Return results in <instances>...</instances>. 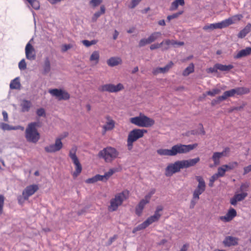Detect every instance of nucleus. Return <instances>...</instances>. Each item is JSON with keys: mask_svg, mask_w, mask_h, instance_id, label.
Listing matches in <instances>:
<instances>
[{"mask_svg": "<svg viewBox=\"0 0 251 251\" xmlns=\"http://www.w3.org/2000/svg\"><path fill=\"white\" fill-rule=\"evenodd\" d=\"M197 146V144L183 145L178 144L173 146L171 149H159L157 152L160 155L175 156L177 154L186 153Z\"/></svg>", "mask_w": 251, "mask_h": 251, "instance_id": "1", "label": "nucleus"}, {"mask_svg": "<svg viewBox=\"0 0 251 251\" xmlns=\"http://www.w3.org/2000/svg\"><path fill=\"white\" fill-rule=\"evenodd\" d=\"M39 126L38 122L29 123L25 131V137L27 141L36 143L40 139V135L36 127Z\"/></svg>", "mask_w": 251, "mask_h": 251, "instance_id": "2", "label": "nucleus"}, {"mask_svg": "<svg viewBox=\"0 0 251 251\" xmlns=\"http://www.w3.org/2000/svg\"><path fill=\"white\" fill-rule=\"evenodd\" d=\"M163 209V207L162 205L157 206L153 215L149 217L142 224L134 227L132 230V233H135L138 231L146 228L152 223L158 221L161 216V214H160L159 212L162 211Z\"/></svg>", "mask_w": 251, "mask_h": 251, "instance_id": "3", "label": "nucleus"}, {"mask_svg": "<svg viewBox=\"0 0 251 251\" xmlns=\"http://www.w3.org/2000/svg\"><path fill=\"white\" fill-rule=\"evenodd\" d=\"M128 197L129 192L126 190L115 195L114 198L110 200V205L108 206L109 210L116 211L118 207L121 205L123 202L128 198Z\"/></svg>", "mask_w": 251, "mask_h": 251, "instance_id": "4", "label": "nucleus"}, {"mask_svg": "<svg viewBox=\"0 0 251 251\" xmlns=\"http://www.w3.org/2000/svg\"><path fill=\"white\" fill-rule=\"evenodd\" d=\"M130 122L132 124L139 127H151L155 123L154 120L141 113L139 116L130 118Z\"/></svg>", "mask_w": 251, "mask_h": 251, "instance_id": "5", "label": "nucleus"}, {"mask_svg": "<svg viewBox=\"0 0 251 251\" xmlns=\"http://www.w3.org/2000/svg\"><path fill=\"white\" fill-rule=\"evenodd\" d=\"M119 152L114 148L108 147L101 150L98 153V156L102 158L107 162H111L117 157Z\"/></svg>", "mask_w": 251, "mask_h": 251, "instance_id": "6", "label": "nucleus"}, {"mask_svg": "<svg viewBox=\"0 0 251 251\" xmlns=\"http://www.w3.org/2000/svg\"><path fill=\"white\" fill-rule=\"evenodd\" d=\"M147 130L144 129L135 128L130 131L128 134L127 139V145L129 150L132 148L133 142L143 137L144 133Z\"/></svg>", "mask_w": 251, "mask_h": 251, "instance_id": "7", "label": "nucleus"}, {"mask_svg": "<svg viewBox=\"0 0 251 251\" xmlns=\"http://www.w3.org/2000/svg\"><path fill=\"white\" fill-rule=\"evenodd\" d=\"M124 89V87L122 83H118L115 85L113 84H106L100 86L98 88V90L101 92H108L109 93H116L119 92Z\"/></svg>", "mask_w": 251, "mask_h": 251, "instance_id": "8", "label": "nucleus"}, {"mask_svg": "<svg viewBox=\"0 0 251 251\" xmlns=\"http://www.w3.org/2000/svg\"><path fill=\"white\" fill-rule=\"evenodd\" d=\"M233 22L231 18H228L227 19H226L220 23H215V24H211L210 25H205L203 26V29L205 30H213L214 29H222L223 28L228 26V25L232 24Z\"/></svg>", "mask_w": 251, "mask_h": 251, "instance_id": "9", "label": "nucleus"}, {"mask_svg": "<svg viewBox=\"0 0 251 251\" xmlns=\"http://www.w3.org/2000/svg\"><path fill=\"white\" fill-rule=\"evenodd\" d=\"M183 169L181 161H176L174 163L169 164L165 169V175L166 176H171L173 174L179 172Z\"/></svg>", "mask_w": 251, "mask_h": 251, "instance_id": "10", "label": "nucleus"}, {"mask_svg": "<svg viewBox=\"0 0 251 251\" xmlns=\"http://www.w3.org/2000/svg\"><path fill=\"white\" fill-rule=\"evenodd\" d=\"M49 92L53 96L55 97L58 100H68L70 98V95L66 91L61 89H50Z\"/></svg>", "mask_w": 251, "mask_h": 251, "instance_id": "11", "label": "nucleus"}, {"mask_svg": "<svg viewBox=\"0 0 251 251\" xmlns=\"http://www.w3.org/2000/svg\"><path fill=\"white\" fill-rule=\"evenodd\" d=\"M63 137H64L56 139L54 144L45 147V151L47 152L52 153L60 151L63 147L61 139H63Z\"/></svg>", "mask_w": 251, "mask_h": 251, "instance_id": "12", "label": "nucleus"}, {"mask_svg": "<svg viewBox=\"0 0 251 251\" xmlns=\"http://www.w3.org/2000/svg\"><path fill=\"white\" fill-rule=\"evenodd\" d=\"M39 187L36 184L30 185L25 187L22 192V195L25 199H28L29 197L33 195L38 190Z\"/></svg>", "mask_w": 251, "mask_h": 251, "instance_id": "13", "label": "nucleus"}, {"mask_svg": "<svg viewBox=\"0 0 251 251\" xmlns=\"http://www.w3.org/2000/svg\"><path fill=\"white\" fill-rule=\"evenodd\" d=\"M26 58L30 60H34L36 58V53L35 49L30 42H28L25 48Z\"/></svg>", "mask_w": 251, "mask_h": 251, "instance_id": "14", "label": "nucleus"}, {"mask_svg": "<svg viewBox=\"0 0 251 251\" xmlns=\"http://www.w3.org/2000/svg\"><path fill=\"white\" fill-rule=\"evenodd\" d=\"M237 215L236 211L233 208H230L225 216L220 217V219L226 222L231 221Z\"/></svg>", "mask_w": 251, "mask_h": 251, "instance_id": "15", "label": "nucleus"}, {"mask_svg": "<svg viewBox=\"0 0 251 251\" xmlns=\"http://www.w3.org/2000/svg\"><path fill=\"white\" fill-rule=\"evenodd\" d=\"M200 158L198 157L193 159L181 160V162L182 164V168L183 169L194 166L197 163L200 161Z\"/></svg>", "mask_w": 251, "mask_h": 251, "instance_id": "16", "label": "nucleus"}, {"mask_svg": "<svg viewBox=\"0 0 251 251\" xmlns=\"http://www.w3.org/2000/svg\"><path fill=\"white\" fill-rule=\"evenodd\" d=\"M116 171V170L115 169H110L103 175H96V176L97 181H106Z\"/></svg>", "mask_w": 251, "mask_h": 251, "instance_id": "17", "label": "nucleus"}, {"mask_svg": "<svg viewBox=\"0 0 251 251\" xmlns=\"http://www.w3.org/2000/svg\"><path fill=\"white\" fill-rule=\"evenodd\" d=\"M238 241V239L237 238L231 236H227L226 237L223 243L225 246L230 247L237 245Z\"/></svg>", "mask_w": 251, "mask_h": 251, "instance_id": "18", "label": "nucleus"}, {"mask_svg": "<svg viewBox=\"0 0 251 251\" xmlns=\"http://www.w3.org/2000/svg\"><path fill=\"white\" fill-rule=\"evenodd\" d=\"M229 149L228 148H226L225 149V150L221 152H215L213 153V156L212 157V159L213 161L214 162V164L215 165H217L219 164L220 163V159L224 155V154L226 151H229Z\"/></svg>", "mask_w": 251, "mask_h": 251, "instance_id": "19", "label": "nucleus"}, {"mask_svg": "<svg viewBox=\"0 0 251 251\" xmlns=\"http://www.w3.org/2000/svg\"><path fill=\"white\" fill-rule=\"evenodd\" d=\"M77 151L76 147H73L70 151L69 156L72 159L75 165L80 164L79 161L76 155V152Z\"/></svg>", "mask_w": 251, "mask_h": 251, "instance_id": "20", "label": "nucleus"}, {"mask_svg": "<svg viewBox=\"0 0 251 251\" xmlns=\"http://www.w3.org/2000/svg\"><path fill=\"white\" fill-rule=\"evenodd\" d=\"M148 203H149L148 201H146L143 199L141 200L135 208L136 214L138 216H141L145 206Z\"/></svg>", "mask_w": 251, "mask_h": 251, "instance_id": "21", "label": "nucleus"}, {"mask_svg": "<svg viewBox=\"0 0 251 251\" xmlns=\"http://www.w3.org/2000/svg\"><path fill=\"white\" fill-rule=\"evenodd\" d=\"M174 63L172 61H170L168 64H167L164 67H159L157 68L153 72L154 74H159V73H165L167 72L173 66Z\"/></svg>", "mask_w": 251, "mask_h": 251, "instance_id": "22", "label": "nucleus"}, {"mask_svg": "<svg viewBox=\"0 0 251 251\" xmlns=\"http://www.w3.org/2000/svg\"><path fill=\"white\" fill-rule=\"evenodd\" d=\"M251 54V47H247L245 49L242 50L235 55L234 58L238 59L243 57H245Z\"/></svg>", "mask_w": 251, "mask_h": 251, "instance_id": "23", "label": "nucleus"}, {"mask_svg": "<svg viewBox=\"0 0 251 251\" xmlns=\"http://www.w3.org/2000/svg\"><path fill=\"white\" fill-rule=\"evenodd\" d=\"M251 30V24L248 23L247 25L238 34V37L243 38L245 37Z\"/></svg>", "mask_w": 251, "mask_h": 251, "instance_id": "24", "label": "nucleus"}, {"mask_svg": "<svg viewBox=\"0 0 251 251\" xmlns=\"http://www.w3.org/2000/svg\"><path fill=\"white\" fill-rule=\"evenodd\" d=\"M25 3H26L27 2L28 5H27L28 7H31L32 8L35 10H38L40 8V3L39 1L37 0H25Z\"/></svg>", "mask_w": 251, "mask_h": 251, "instance_id": "25", "label": "nucleus"}, {"mask_svg": "<svg viewBox=\"0 0 251 251\" xmlns=\"http://www.w3.org/2000/svg\"><path fill=\"white\" fill-rule=\"evenodd\" d=\"M122 62L120 58L111 57L107 61V63L110 67L116 66L120 64Z\"/></svg>", "mask_w": 251, "mask_h": 251, "instance_id": "26", "label": "nucleus"}, {"mask_svg": "<svg viewBox=\"0 0 251 251\" xmlns=\"http://www.w3.org/2000/svg\"><path fill=\"white\" fill-rule=\"evenodd\" d=\"M31 106V103L30 101L27 100H23L21 106L22 107V111L23 112H28Z\"/></svg>", "mask_w": 251, "mask_h": 251, "instance_id": "27", "label": "nucleus"}, {"mask_svg": "<svg viewBox=\"0 0 251 251\" xmlns=\"http://www.w3.org/2000/svg\"><path fill=\"white\" fill-rule=\"evenodd\" d=\"M235 94L237 95H242L248 94L250 92V89L247 87H240L234 88Z\"/></svg>", "mask_w": 251, "mask_h": 251, "instance_id": "28", "label": "nucleus"}, {"mask_svg": "<svg viewBox=\"0 0 251 251\" xmlns=\"http://www.w3.org/2000/svg\"><path fill=\"white\" fill-rule=\"evenodd\" d=\"M105 12V8L104 5L100 6V11L96 12L92 18L93 22H95L98 18H99L102 14H103Z\"/></svg>", "mask_w": 251, "mask_h": 251, "instance_id": "29", "label": "nucleus"}, {"mask_svg": "<svg viewBox=\"0 0 251 251\" xmlns=\"http://www.w3.org/2000/svg\"><path fill=\"white\" fill-rule=\"evenodd\" d=\"M50 71V63L49 57H46L43 65V74H47Z\"/></svg>", "mask_w": 251, "mask_h": 251, "instance_id": "30", "label": "nucleus"}, {"mask_svg": "<svg viewBox=\"0 0 251 251\" xmlns=\"http://www.w3.org/2000/svg\"><path fill=\"white\" fill-rule=\"evenodd\" d=\"M218 69L221 72H228L230 70L234 68V66L231 64L228 65H223L220 63H218Z\"/></svg>", "mask_w": 251, "mask_h": 251, "instance_id": "31", "label": "nucleus"}, {"mask_svg": "<svg viewBox=\"0 0 251 251\" xmlns=\"http://www.w3.org/2000/svg\"><path fill=\"white\" fill-rule=\"evenodd\" d=\"M21 86L19 77H16L11 81L10 84V88L11 89H18Z\"/></svg>", "mask_w": 251, "mask_h": 251, "instance_id": "32", "label": "nucleus"}, {"mask_svg": "<svg viewBox=\"0 0 251 251\" xmlns=\"http://www.w3.org/2000/svg\"><path fill=\"white\" fill-rule=\"evenodd\" d=\"M184 0H175L171 5L170 10L173 11L176 9L179 5L183 6L184 4Z\"/></svg>", "mask_w": 251, "mask_h": 251, "instance_id": "33", "label": "nucleus"}, {"mask_svg": "<svg viewBox=\"0 0 251 251\" xmlns=\"http://www.w3.org/2000/svg\"><path fill=\"white\" fill-rule=\"evenodd\" d=\"M194 71V65L190 63L189 66L183 71L182 75L184 76H187Z\"/></svg>", "mask_w": 251, "mask_h": 251, "instance_id": "34", "label": "nucleus"}, {"mask_svg": "<svg viewBox=\"0 0 251 251\" xmlns=\"http://www.w3.org/2000/svg\"><path fill=\"white\" fill-rule=\"evenodd\" d=\"M115 127V122L113 120H110L107 122L106 124L103 126V128L105 131L107 130H111Z\"/></svg>", "mask_w": 251, "mask_h": 251, "instance_id": "35", "label": "nucleus"}, {"mask_svg": "<svg viewBox=\"0 0 251 251\" xmlns=\"http://www.w3.org/2000/svg\"><path fill=\"white\" fill-rule=\"evenodd\" d=\"M161 35L160 32H154L152 33L149 37V40L151 43L154 42Z\"/></svg>", "mask_w": 251, "mask_h": 251, "instance_id": "36", "label": "nucleus"}, {"mask_svg": "<svg viewBox=\"0 0 251 251\" xmlns=\"http://www.w3.org/2000/svg\"><path fill=\"white\" fill-rule=\"evenodd\" d=\"M100 58V54L98 51H94L93 52L90 57V60L91 61H96V64L99 62Z\"/></svg>", "mask_w": 251, "mask_h": 251, "instance_id": "37", "label": "nucleus"}, {"mask_svg": "<svg viewBox=\"0 0 251 251\" xmlns=\"http://www.w3.org/2000/svg\"><path fill=\"white\" fill-rule=\"evenodd\" d=\"M75 170L72 173V175L74 178H76L81 173L82 171V166L81 164L75 165Z\"/></svg>", "mask_w": 251, "mask_h": 251, "instance_id": "38", "label": "nucleus"}, {"mask_svg": "<svg viewBox=\"0 0 251 251\" xmlns=\"http://www.w3.org/2000/svg\"><path fill=\"white\" fill-rule=\"evenodd\" d=\"M238 165V163L236 162H233L231 163H229L227 165H223L225 169L226 170V171H227L229 170H231L235 168L236 167H237Z\"/></svg>", "mask_w": 251, "mask_h": 251, "instance_id": "39", "label": "nucleus"}, {"mask_svg": "<svg viewBox=\"0 0 251 251\" xmlns=\"http://www.w3.org/2000/svg\"><path fill=\"white\" fill-rule=\"evenodd\" d=\"M235 95H236V94L234 89H232L230 90L225 91L223 94V96L224 97L225 100L228 97H233L235 96Z\"/></svg>", "mask_w": 251, "mask_h": 251, "instance_id": "40", "label": "nucleus"}, {"mask_svg": "<svg viewBox=\"0 0 251 251\" xmlns=\"http://www.w3.org/2000/svg\"><path fill=\"white\" fill-rule=\"evenodd\" d=\"M224 100H225V99L224 98L223 95L222 96H219L218 97H217V98H216L215 99H213L211 101V105L212 106H214L217 104L220 103L221 101H222Z\"/></svg>", "mask_w": 251, "mask_h": 251, "instance_id": "41", "label": "nucleus"}, {"mask_svg": "<svg viewBox=\"0 0 251 251\" xmlns=\"http://www.w3.org/2000/svg\"><path fill=\"white\" fill-rule=\"evenodd\" d=\"M247 196L248 194L246 192H243L241 194H236L234 195L235 198L238 201H241L244 200Z\"/></svg>", "mask_w": 251, "mask_h": 251, "instance_id": "42", "label": "nucleus"}, {"mask_svg": "<svg viewBox=\"0 0 251 251\" xmlns=\"http://www.w3.org/2000/svg\"><path fill=\"white\" fill-rule=\"evenodd\" d=\"M221 90L219 89L215 88L212 89L211 91H208L206 92V94L207 95L214 97L217 94H219L220 93Z\"/></svg>", "mask_w": 251, "mask_h": 251, "instance_id": "43", "label": "nucleus"}, {"mask_svg": "<svg viewBox=\"0 0 251 251\" xmlns=\"http://www.w3.org/2000/svg\"><path fill=\"white\" fill-rule=\"evenodd\" d=\"M4 200L5 198L4 196L0 195V216L2 214L3 211Z\"/></svg>", "mask_w": 251, "mask_h": 251, "instance_id": "44", "label": "nucleus"}, {"mask_svg": "<svg viewBox=\"0 0 251 251\" xmlns=\"http://www.w3.org/2000/svg\"><path fill=\"white\" fill-rule=\"evenodd\" d=\"M203 192V191L196 188L193 192V199L199 200V196L201 195Z\"/></svg>", "mask_w": 251, "mask_h": 251, "instance_id": "45", "label": "nucleus"}, {"mask_svg": "<svg viewBox=\"0 0 251 251\" xmlns=\"http://www.w3.org/2000/svg\"><path fill=\"white\" fill-rule=\"evenodd\" d=\"M151 44L149 38H143L141 39L139 42V47H142L145 46V45L147 44Z\"/></svg>", "mask_w": 251, "mask_h": 251, "instance_id": "46", "label": "nucleus"}, {"mask_svg": "<svg viewBox=\"0 0 251 251\" xmlns=\"http://www.w3.org/2000/svg\"><path fill=\"white\" fill-rule=\"evenodd\" d=\"M226 172V170L224 168L223 166H222L218 169V172H217V173H216V174L219 177H222V176H224Z\"/></svg>", "mask_w": 251, "mask_h": 251, "instance_id": "47", "label": "nucleus"}, {"mask_svg": "<svg viewBox=\"0 0 251 251\" xmlns=\"http://www.w3.org/2000/svg\"><path fill=\"white\" fill-rule=\"evenodd\" d=\"M218 63L215 64L213 67H210L207 70V73H217L218 69Z\"/></svg>", "mask_w": 251, "mask_h": 251, "instance_id": "48", "label": "nucleus"}, {"mask_svg": "<svg viewBox=\"0 0 251 251\" xmlns=\"http://www.w3.org/2000/svg\"><path fill=\"white\" fill-rule=\"evenodd\" d=\"M164 42V44H165L167 46L164 48V50H168V46L170 45H175L176 44V42L174 40H166Z\"/></svg>", "mask_w": 251, "mask_h": 251, "instance_id": "49", "label": "nucleus"}, {"mask_svg": "<svg viewBox=\"0 0 251 251\" xmlns=\"http://www.w3.org/2000/svg\"><path fill=\"white\" fill-rule=\"evenodd\" d=\"M182 13H183V11H181L177 13H174L171 15H169L167 16V20H168V21H170V20H171L173 19L178 17L179 15L182 14Z\"/></svg>", "mask_w": 251, "mask_h": 251, "instance_id": "50", "label": "nucleus"}, {"mask_svg": "<svg viewBox=\"0 0 251 251\" xmlns=\"http://www.w3.org/2000/svg\"><path fill=\"white\" fill-rule=\"evenodd\" d=\"M18 66L21 70H25L26 68V64L24 59H23L19 63Z\"/></svg>", "mask_w": 251, "mask_h": 251, "instance_id": "51", "label": "nucleus"}, {"mask_svg": "<svg viewBox=\"0 0 251 251\" xmlns=\"http://www.w3.org/2000/svg\"><path fill=\"white\" fill-rule=\"evenodd\" d=\"M196 179L198 181V185L202 187L203 188H205V182L201 176H196Z\"/></svg>", "mask_w": 251, "mask_h": 251, "instance_id": "52", "label": "nucleus"}, {"mask_svg": "<svg viewBox=\"0 0 251 251\" xmlns=\"http://www.w3.org/2000/svg\"><path fill=\"white\" fill-rule=\"evenodd\" d=\"M0 128L3 130H11V126L7 124L1 123L0 124Z\"/></svg>", "mask_w": 251, "mask_h": 251, "instance_id": "53", "label": "nucleus"}, {"mask_svg": "<svg viewBox=\"0 0 251 251\" xmlns=\"http://www.w3.org/2000/svg\"><path fill=\"white\" fill-rule=\"evenodd\" d=\"M141 1L140 0H132L128 7L131 9L134 8Z\"/></svg>", "mask_w": 251, "mask_h": 251, "instance_id": "54", "label": "nucleus"}, {"mask_svg": "<svg viewBox=\"0 0 251 251\" xmlns=\"http://www.w3.org/2000/svg\"><path fill=\"white\" fill-rule=\"evenodd\" d=\"M82 42L83 44L87 47H90V46L96 44V41L95 40L89 41L87 40H82Z\"/></svg>", "mask_w": 251, "mask_h": 251, "instance_id": "55", "label": "nucleus"}, {"mask_svg": "<svg viewBox=\"0 0 251 251\" xmlns=\"http://www.w3.org/2000/svg\"><path fill=\"white\" fill-rule=\"evenodd\" d=\"M164 44V42H162L160 44H154L150 46V49L151 50H154L155 49H159L162 45Z\"/></svg>", "mask_w": 251, "mask_h": 251, "instance_id": "56", "label": "nucleus"}, {"mask_svg": "<svg viewBox=\"0 0 251 251\" xmlns=\"http://www.w3.org/2000/svg\"><path fill=\"white\" fill-rule=\"evenodd\" d=\"M36 114L39 117L46 116L45 111L43 108H40L37 109Z\"/></svg>", "mask_w": 251, "mask_h": 251, "instance_id": "57", "label": "nucleus"}, {"mask_svg": "<svg viewBox=\"0 0 251 251\" xmlns=\"http://www.w3.org/2000/svg\"><path fill=\"white\" fill-rule=\"evenodd\" d=\"M97 181H98L96 176L91 178H89L85 180V182L87 183H94Z\"/></svg>", "mask_w": 251, "mask_h": 251, "instance_id": "58", "label": "nucleus"}, {"mask_svg": "<svg viewBox=\"0 0 251 251\" xmlns=\"http://www.w3.org/2000/svg\"><path fill=\"white\" fill-rule=\"evenodd\" d=\"M101 2V0H91L90 1V3L94 7L99 5Z\"/></svg>", "mask_w": 251, "mask_h": 251, "instance_id": "59", "label": "nucleus"}, {"mask_svg": "<svg viewBox=\"0 0 251 251\" xmlns=\"http://www.w3.org/2000/svg\"><path fill=\"white\" fill-rule=\"evenodd\" d=\"M117 236L114 235L113 237H110L106 243L107 246H110L117 239Z\"/></svg>", "mask_w": 251, "mask_h": 251, "instance_id": "60", "label": "nucleus"}, {"mask_svg": "<svg viewBox=\"0 0 251 251\" xmlns=\"http://www.w3.org/2000/svg\"><path fill=\"white\" fill-rule=\"evenodd\" d=\"M18 203L20 204H22L25 200H27L28 199H25V197L22 196H19L17 198Z\"/></svg>", "mask_w": 251, "mask_h": 251, "instance_id": "61", "label": "nucleus"}, {"mask_svg": "<svg viewBox=\"0 0 251 251\" xmlns=\"http://www.w3.org/2000/svg\"><path fill=\"white\" fill-rule=\"evenodd\" d=\"M72 48V46L70 44H65L62 46V50L63 52L67 51L68 50Z\"/></svg>", "mask_w": 251, "mask_h": 251, "instance_id": "62", "label": "nucleus"}, {"mask_svg": "<svg viewBox=\"0 0 251 251\" xmlns=\"http://www.w3.org/2000/svg\"><path fill=\"white\" fill-rule=\"evenodd\" d=\"M250 172H251V165H250L244 168V175L247 174Z\"/></svg>", "mask_w": 251, "mask_h": 251, "instance_id": "63", "label": "nucleus"}, {"mask_svg": "<svg viewBox=\"0 0 251 251\" xmlns=\"http://www.w3.org/2000/svg\"><path fill=\"white\" fill-rule=\"evenodd\" d=\"M238 201L235 198L234 196L230 200V204L231 205H234V206H235L237 204V203Z\"/></svg>", "mask_w": 251, "mask_h": 251, "instance_id": "64", "label": "nucleus"}]
</instances>
